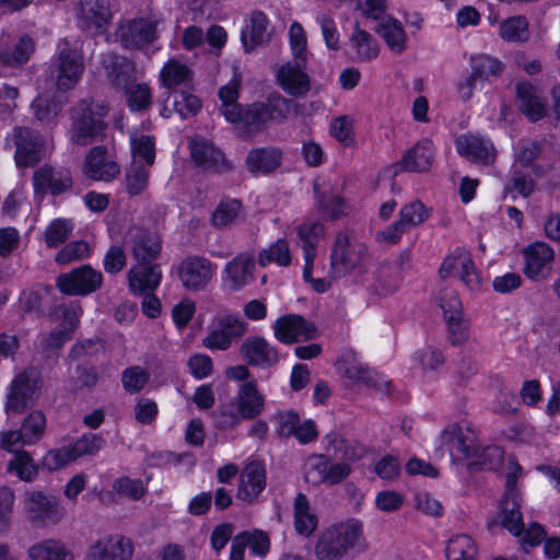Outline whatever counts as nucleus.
Masks as SVG:
<instances>
[{
	"label": "nucleus",
	"instance_id": "nucleus-1",
	"mask_svg": "<svg viewBox=\"0 0 560 560\" xmlns=\"http://www.w3.org/2000/svg\"><path fill=\"white\" fill-rule=\"evenodd\" d=\"M298 104L280 94L271 95L265 102H254L240 106L236 112H228V121L235 126L236 133L244 140L253 139L265 131L270 121L282 122Z\"/></svg>",
	"mask_w": 560,
	"mask_h": 560
},
{
	"label": "nucleus",
	"instance_id": "nucleus-2",
	"mask_svg": "<svg viewBox=\"0 0 560 560\" xmlns=\"http://www.w3.org/2000/svg\"><path fill=\"white\" fill-rule=\"evenodd\" d=\"M441 442L453 460L468 466L492 469L503 460V451L497 445L481 446L469 425L452 424L441 434Z\"/></svg>",
	"mask_w": 560,
	"mask_h": 560
},
{
	"label": "nucleus",
	"instance_id": "nucleus-3",
	"mask_svg": "<svg viewBox=\"0 0 560 560\" xmlns=\"http://www.w3.org/2000/svg\"><path fill=\"white\" fill-rule=\"evenodd\" d=\"M362 541V523L357 520H348L320 532L314 553L317 560H341Z\"/></svg>",
	"mask_w": 560,
	"mask_h": 560
},
{
	"label": "nucleus",
	"instance_id": "nucleus-4",
	"mask_svg": "<svg viewBox=\"0 0 560 560\" xmlns=\"http://www.w3.org/2000/svg\"><path fill=\"white\" fill-rule=\"evenodd\" d=\"M368 255L365 243L348 231L338 232L329 255V277L341 278L361 268Z\"/></svg>",
	"mask_w": 560,
	"mask_h": 560
},
{
	"label": "nucleus",
	"instance_id": "nucleus-5",
	"mask_svg": "<svg viewBox=\"0 0 560 560\" xmlns=\"http://www.w3.org/2000/svg\"><path fill=\"white\" fill-rule=\"evenodd\" d=\"M248 324L234 313L215 315L202 339V346L211 351H226L247 332Z\"/></svg>",
	"mask_w": 560,
	"mask_h": 560
},
{
	"label": "nucleus",
	"instance_id": "nucleus-6",
	"mask_svg": "<svg viewBox=\"0 0 560 560\" xmlns=\"http://www.w3.org/2000/svg\"><path fill=\"white\" fill-rule=\"evenodd\" d=\"M40 381L37 371L26 369L19 373L7 389L4 411L8 417L23 413L32 408L38 398Z\"/></svg>",
	"mask_w": 560,
	"mask_h": 560
},
{
	"label": "nucleus",
	"instance_id": "nucleus-7",
	"mask_svg": "<svg viewBox=\"0 0 560 560\" xmlns=\"http://www.w3.org/2000/svg\"><path fill=\"white\" fill-rule=\"evenodd\" d=\"M107 107L103 104L80 102L72 113V140L81 145H85L103 135L106 128L104 116Z\"/></svg>",
	"mask_w": 560,
	"mask_h": 560
},
{
	"label": "nucleus",
	"instance_id": "nucleus-8",
	"mask_svg": "<svg viewBox=\"0 0 560 560\" xmlns=\"http://www.w3.org/2000/svg\"><path fill=\"white\" fill-rule=\"evenodd\" d=\"M83 55L77 47H71L68 40H61L58 45L56 61L51 65V75L59 91L72 90L84 73Z\"/></svg>",
	"mask_w": 560,
	"mask_h": 560
},
{
	"label": "nucleus",
	"instance_id": "nucleus-9",
	"mask_svg": "<svg viewBox=\"0 0 560 560\" xmlns=\"http://www.w3.org/2000/svg\"><path fill=\"white\" fill-rule=\"evenodd\" d=\"M23 512L36 527L57 525L66 516V509L57 498L35 490L25 493Z\"/></svg>",
	"mask_w": 560,
	"mask_h": 560
},
{
	"label": "nucleus",
	"instance_id": "nucleus-10",
	"mask_svg": "<svg viewBox=\"0 0 560 560\" xmlns=\"http://www.w3.org/2000/svg\"><path fill=\"white\" fill-rule=\"evenodd\" d=\"M159 20L141 16L121 21L116 30L117 40L127 49H143L158 39Z\"/></svg>",
	"mask_w": 560,
	"mask_h": 560
},
{
	"label": "nucleus",
	"instance_id": "nucleus-11",
	"mask_svg": "<svg viewBox=\"0 0 560 560\" xmlns=\"http://www.w3.org/2000/svg\"><path fill=\"white\" fill-rule=\"evenodd\" d=\"M15 145V163L19 167L33 166L39 162L50 149V143L36 131L27 127H16L12 132Z\"/></svg>",
	"mask_w": 560,
	"mask_h": 560
},
{
	"label": "nucleus",
	"instance_id": "nucleus-12",
	"mask_svg": "<svg viewBox=\"0 0 560 560\" xmlns=\"http://www.w3.org/2000/svg\"><path fill=\"white\" fill-rule=\"evenodd\" d=\"M351 466L346 462H331L325 455H313L305 464V479L308 483L335 486L350 476Z\"/></svg>",
	"mask_w": 560,
	"mask_h": 560
},
{
	"label": "nucleus",
	"instance_id": "nucleus-13",
	"mask_svg": "<svg viewBox=\"0 0 560 560\" xmlns=\"http://www.w3.org/2000/svg\"><path fill=\"white\" fill-rule=\"evenodd\" d=\"M215 270L217 266L208 258L190 256L179 264L178 277L186 290L197 292L206 289Z\"/></svg>",
	"mask_w": 560,
	"mask_h": 560
},
{
	"label": "nucleus",
	"instance_id": "nucleus-14",
	"mask_svg": "<svg viewBox=\"0 0 560 560\" xmlns=\"http://www.w3.org/2000/svg\"><path fill=\"white\" fill-rule=\"evenodd\" d=\"M440 275L443 278H459L470 291L480 290V277L475 269L469 253L465 248H456L444 259L440 268Z\"/></svg>",
	"mask_w": 560,
	"mask_h": 560
},
{
	"label": "nucleus",
	"instance_id": "nucleus-15",
	"mask_svg": "<svg viewBox=\"0 0 560 560\" xmlns=\"http://www.w3.org/2000/svg\"><path fill=\"white\" fill-rule=\"evenodd\" d=\"M74 12L78 26L88 32H104L112 20L106 0H78Z\"/></svg>",
	"mask_w": 560,
	"mask_h": 560
},
{
	"label": "nucleus",
	"instance_id": "nucleus-16",
	"mask_svg": "<svg viewBox=\"0 0 560 560\" xmlns=\"http://www.w3.org/2000/svg\"><path fill=\"white\" fill-rule=\"evenodd\" d=\"M102 281V273L86 265L69 273L60 275L57 279V285L66 294L84 295L96 291Z\"/></svg>",
	"mask_w": 560,
	"mask_h": 560
},
{
	"label": "nucleus",
	"instance_id": "nucleus-17",
	"mask_svg": "<svg viewBox=\"0 0 560 560\" xmlns=\"http://www.w3.org/2000/svg\"><path fill=\"white\" fill-rule=\"evenodd\" d=\"M133 546L130 538L122 535H107L95 540L89 548L90 560H130Z\"/></svg>",
	"mask_w": 560,
	"mask_h": 560
},
{
	"label": "nucleus",
	"instance_id": "nucleus-18",
	"mask_svg": "<svg viewBox=\"0 0 560 560\" xmlns=\"http://www.w3.org/2000/svg\"><path fill=\"white\" fill-rule=\"evenodd\" d=\"M33 186L36 194L57 196L72 187V176L65 167L44 165L34 172Z\"/></svg>",
	"mask_w": 560,
	"mask_h": 560
},
{
	"label": "nucleus",
	"instance_id": "nucleus-19",
	"mask_svg": "<svg viewBox=\"0 0 560 560\" xmlns=\"http://www.w3.org/2000/svg\"><path fill=\"white\" fill-rule=\"evenodd\" d=\"M275 337L282 343H293L315 337L316 328L303 316L288 314L279 317L273 324Z\"/></svg>",
	"mask_w": 560,
	"mask_h": 560
},
{
	"label": "nucleus",
	"instance_id": "nucleus-20",
	"mask_svg": "<svg viewBox=\"0 0 560 560\" xmlns=\"http://www.w3.org/2000/svg\"><path fill=\"white\" fill-rule=\"evenodd\" d=\"M255 257L250 253H241L223 268L222 281L229 289L240 291L255 279Z\"/></svg>",
	"mask_w": 560,
	"mask_h": 560
},
{
	"label": "nucleus",
	"instance_id": "nucleus-21",
	"mask_svg": "<svg viewBox=\"0 0 560 560\" xmlns=\"http://www.w3.org/2000/svg\"><path fill=\"white\" fill-rule=\"evenodd\" d=\"M306 65L299 61H287L276 70V80L280 88L291 96H304L311 90L310 77L305 72Z\"/></svg>",
	"mask_w": 560,
	"mask_h": 560
},
{
	"label": "nucleus",
	"instance_id": "nucleus-22",
	"mask_svg": "<svg viewBox=\"0 0 560 560\" xmlns=\"http://www.w3.org/2000/svg\"><path fill=\"white\" fill-rule=\"evenodd\" d=\"M520 467L515 466L506 477V493L501 503L502 525L512 535L521 536L524 530L523 516L520 511L518 494L515 490V482Z\"/></svg>",
	"mask_w": 560,
	"mask_h": 560
},
{
	"label": "nucleus",
	"instance_id": "nucleus-23",
	"mask_svg": "<svg viewBox=\"0 0 560 560\" xmlns=\"http://www.w3.org/2000/svg\"><path fill=\"white\" fill-rule=\"evenodd\" d=\"M457 152L470 162L489 165L492 164L497 156V151L490 140L476 136L463 135L456 139Z\"/></svg>",
	"mask_w": 560,
	"mask_h": 560
},
{
	"label": "nucleus",
	"instance_id": "nucleus-24",
	"mask_svg": "<svg viewBox=\"0 0 560 560\" xmlns=\"http://www.w3.org/2000/svg\"><path fill=\"white\" fill-rule=\"evenodd\" d=\"M337 365L339 372L352 382L362 383L375 388H382L388 384V381L365 366L354 353H345Z\"/></svg>",
	"mask_w": 560,
	"mask_h": 560
},
{
	"label": "nucleus",
	"instance_id": "nucleus-25",
	"mask_svg": "<svg viewBox=\"0 0 560 560\" xmlns=\"http://www.w3.org/2000/svg\"><path fill=\"white\" fill-rule=\"evenodd\" d=\"M516 100L521 112L532 121L541 119L547 113V102L542 92L530 82L517 83Z\"/></svg>",
	"mask_w": 560,
	"mask_h": 560
},
{
	"label": "nucleus",
	"instance_id": "nucleus-26",
	"mask_svg": "<svg viewBox=\"0 0 560 560\" xmlns=\"http://www.w3.org/2000/svg\"><path fill=\"white\" fill-rule=\"evenodd\" d=\"M525 275L533 280L546 278L553 261V250L545 243H535L524 250Z\"/></svg>",
	"mask_w": 560,
	"mask_h": 560
},
{
	"label": "nucleus",
	"instance_id": "nucleus-27",
	"mask_svg": "<svg viewBox=\"0 0 560 560\" xmlns=\"http://www.w3.org/2000/svg\"><path fill=\"white\" fill-rule=\"evenodd\" d=\"M83 173L93 180L109 182L118 176L120 167L107 156L105 148L95 147L85 159Z\"/></svg>",
	"mask_w": 560,
	"mask_h": 560
},
{
	"label": "nucleus",
	"instance_id": "nucleus-28",
	"mask_svg": "<svg viewBox=\"0 0 560 560\" xmlns=\"http://www.w3.org/2000/svg\"><path fill=\"white\" fill-rule=\"evenodd\" d=\"M434 158V147L431 140L423 139L408 150L395 165V173L400 171L422 173L431 168Z\"/></svg>",
	"mask_w": 560,
	"mask_h": 560
},
{
	"label": "nucleus",
	"instance_id": "nucleus-29",
	"mask_svg": "<svg viewBox=\"0 0 560 560\" xmlns=\"http://www.w3.org/2000/svg\"><path fill=\"white\" fill-rule=\"evenodd\" d=\"M240 350L243 358L250 365L269 368L279 360L277 350L262 337L246 338Z\"/></svg>",
	"mask_w": 560,
	"mask_h": 560
},
{
	"label": "nucleus",
	"instance_id": "nucleus-30",
	"mask_svg": "<svg viewBox=\"0 0 560 560\" xmlns=\"http://www.w3.org/2000/svg\"><path fill=\"white\" fill-rule=\"evenodd\" d=\"M132 256L136 264L154 265L153 261L160 255L162 245L160 237L152 232L132 229Z\"/></svg>",
	"mask_w": 560,
	"mask_h": 560
},
{
	"label": "nucleus",
	"instance_id": "nucleus-31",
	"mask_svg": "<svg viewBox=\"0 0 560 560\" xmlns=\"http://www.w3.org/2000/svg\"><path fill=\"white\" fill-rule=\"evenodd\" d=\"M102 67L107 79L116 86H125L136 78V65L124 56L106 52L101 56Z\"/></svg>",
	"mask_w": 560,
	"mask_h": 560
},
{
	"label": "nucleus",
	"instance_id": "nucleus-32",
	"mask_svg": "<svg viewBox=\"0 0 560 560\" xmlns=\"http://www.w3.org/2000/svg\"><path fill=\"white\" fill-rule=\"evenodd\" d=\"M324 440L326 452L346 462H358L368 453V448L362 443L345 439L337 432L328 433Z\"/></svg>",
	"mask_w": 560,
	"mask_h": 560
},
{
	"label": "nucleus",
	"instance_id": "nucleus-33",
	"mask_svg": "<svg viewBox=\"0 0 560 560\" xmlns=\"http://www.w3.org/2000/svg\"><path fill=\"white\" fill-rule=\"evenodd\" d=\"M268 26L269 21L261 11H254L249 15L241 32V39L246 51H252L268 42L270 36Z\"/></svg>",
	"mask_w": 560,
	"mask_h": 560
},
{
	"label": "nucleus",
	"instance_id": "nucleus-34",
	"mask_svg": "<svg viewBox=\"0 0 560 560\" xmlns=\"http://www.w3.org/2000/svg\"><path fill=\"white\" fill-rule=\"evenodd\" d=\"M190 155L195 163L205 170L229 168L222 151L205 139H194L190 142Z\"/></svg>",
	"mask_w": 560,
	"mask_h": 560
},
{
	"label": "nucleus",
	"instance_id": "nucleus-35",
	"mask_svg": "<svg viewBox=\"0 0 560 560\" xmlns=\"http://www.w3.org/2000/svg\"><path fill=\"white\" fill-rule=\"evenodd\" d=\"M161 278L156 265L136 264L128 272L129 289L133 294L153 292L160 285Z\"/></svg>",
	"mask_w": 560,
	"mask_h": 560
},
{
	"label": "nucleus",
	"instance_id": "nucleus-36",
	"mask_svg": "<svg viewBox=\"0 0 560 560\" xmlns=\"http://www.w3.org/2000/svg\"><path fill=\"white\" fill-rule=\"evenodd\" d=\"M266 487V474L262 465L257 462L248 464L242 471L237 497L252 502Z\"/></svg>",
	"mask_w": 560,
	"mask_h": 560
},
{
	"label": "nucleus",
	"instance_id": "nucleus-37",
	"mask_svg": "<svg viewBox=\"0 0 560 560\" xmlns=\"http://www.w3.org/2000/svg\"><path fill=\"white\" fill-rule=\"evenodd\" d=\"M235 402L245 420L258 417L265 408V397L258 390L257 382L252 380L242 384L237 390Z\"/></svg>",
	"mask_w": 560,
	"mask_h": 560
},
{
	"label": "nucleus",
	"instance_id": "nucleus-38",
	"mask_svg": "<svg viewBox=\"0 0 560 560\" xmlns=\"http://www.w3.org/2000/svg\"><path fill=\"white\" fill-rule=\"evenodd\" d=\"M394 54H402L407 49L408 36L400 21L393 16L381 19L374 28Z\"/></svg>",
	"mask_w": 560,
	"mask_h": 560
},
{
	"label": "nucleus",
	"instance_id": "nucleus-39",
	"mask_svg": "<svg viewBox=\"0 0 560 560\" xmlns=\"http://www.w3.org/2000/svg\"><path fill=\"white\" fill-rule=\"evenodd\" d=\"M30 560H74L67 545L56 538H45L31 545L26 551Z\"/></svg>",
	"mask_w": 560,
	"mask_h": 560
},
{
	"label": "nucleus",
	"instance_id": "nucleus-40",
	"mask_svg": "<svg viewBox=\"0 0 560 560\" xmlns=\"http://www.w3.org/2000/svg\"><path fill=\"white\" fill-rule=\"evenodd\" d=\"M299 237V244L303 250L305 261V273L307 275L308 268L314 264L317 252V243L324 235V225L318 222H304L295 228Z\"/></svg>",
	"mask_w": 560,
	"mask_h": 560
},
{
	"label": "nucleus",
	"instance_id": "nucleus-41",
	"mask_svg": "<svg viewBox=\"0 0 560 560\" xmlns=\"http://www.w3.org/2000/svg\"><path fill=\"white\" fill-rule=\"evenodd\" d=\"M282 160V152L273 147L257 148L248 152L246 165L250 173L268 174L277 170Z\"/></svg>",
	"mask_w": 560,
	"mask_h": 560
},
{
	"label": "nucleus",
	"instance_id": "nucleus-42",
	"mask_svg": "<svg viewBox=\"0 0 560 560\" xmlns=\"http://www.w3.org/2000/svg\"><path fill=\"white\" fill-rule=\"evenodd\" d=\"M470 69L479 82H491L502 74L504 65L495 57L480 54L470 57Z\"/></svg>",
	"mask_w": 560,
	"mask_h": 560
},
{
	"label": "nucleus",
	"instance_id": "nucleus-43",
	"mask_svg": "<svg viewBox=\"0 0 560 560\" xmlns=\"http://www.w3.org/2000/svg\"><path fill=\"white\" fill-rule=\"evenodd\" d=\"M350 46L355 51L359 61H371L380 54V46L373 36L362 30L359 24L354 25L350 36Z\"/></svg>",
	"mask_w": 560,
	"mask_h": 560
},
{
	"label": "nucleus",
	"instance_id": "nucleus-44",
	"mask_svg": "<svg viewBox=\"0 0 560 560\" xmlns=\"http://www.w3.org/2000/svg\"><path fill=\"white\" fill-rule=\"evenodd\" d=\"M500 37L510 43H526L529 39V23L524 15L505 19L499 26Z\"/></svg>",
	"mask_w": 560,
	"mask_h": 560
},
{
	"label": "nucleus",
	"instance_id": "nucleus-45",
	"mask_svg": "<svg viewBox=\"0 0 560 560\" xmlns=\"http://www.w3.org/2000/svg\"><path fill=\"white\" fill-rule=\"evenodd\" d=\"M292 261V254L289 243L284 238H279L271 243L269 247L262 248L258 253V264L265 267L269 264H276L279 267H288Z\"/></svg>",
	"mask_w": 560,
	"mask_h": 560
},
{
	"label": "nucleus",
	"instance_id": "nucleus-46",
	"mask_svg": "<svg viewBox=\"0 0 560 560\" xmlns=\"http://www.w3.org/2000/svg\"><path fill=\"white\" fill-rule=\"evenodd\" d=\"M294 522L296 530L304 536H310L317 527V517L311 513L308 500L303 493H299L294 500Z\"/></svg>",
	"mask_w": 560,
	"mask_h": 560
},
{
	"label": "nucleus",
	"instance_id": "nucleus-47",
	"mask_svg": "<svg viewBox=\"0 0 560 560\" xmlns=\"http://www.w3.org/2000/svg\"><path fill=\"white\" fill-rule=\"evenodd\" d=\"M314 189L317 195L318 209L322 211L324 217L337 220L348 213V206L339 195L327 192L326 190L320 192L317 184H315Z\"/></svg>",
	"mask_w": 560,
	"mask_h": 560
},
{
	"label": "nucleus",
	"instance_id": "nucleus-48",
	"mask_svg": "<svg viewBox=\"0 0 560 560\" xmlns=\"http://www.w3.org/2000/svg\"><path fill=\"white\" fill-rule=\"evenodd\" d=\"M46 417L40 410L31 411L22 421L20 431L26 441V445L37 444L44 436Z\"/></svg>",
	"mask_w": 560,
	"mask_h": 560
},
{
	"label": "nucleus",
	"instance_id": "nucleus-49",
	"mask_svg": "<svg viewBox=\"0 0 560 560\" xmlns=\"http://www.w3.org/2000/svg\"><path fill=\"white\" fill-rule=\"evenodd\" d=\"M190 69L176 59L167 61L160 72V80L164 88L173 89L187 84L190 81Z\"/></svg>",
	"mask_w": 560,
	"mask_h": 560
},
{
	"label": "nucleus",
	"instance_id": "nucleus-50",
	"mask_svg": "<svg viewBox=\"0 0 560 560\" xmlns=\"http://www.w3.org/2000/svg\"><path fill=\"white\" fill-rule=\"evenodd\" d=\"M477 547L468 535H455L446 546L447 560H475Z\"/></svg>",
	"mask_w": 560,
	"mask_h": 560
},
{
	"label": "nucleus",
	"instance_id": "nucleus-51",
	"mask_svg": "<svg viewBox=\"0 0 560 560\" xmlns=\"http://www.w3.org/2000/svg\"><path fill=\"white\" fill-rule=\"evenodd\" d=\"M8 469L25 482H32L38 475V465L26 451L16 452L9 460Z\"/></svg>",
	"mask_w": 560,
	"mask_h": 560
},
{
	"label": "nucleus",
	"instance_id": "nucleus-52",
	"mask_svg": "<svg viewBox=\"0 0 560 560\" xmlns=\"http://www.w3.org/2000/svg\"><path fill=\"white\" fill-rule=\"evenodd\" d=\"M73 223L69 219H54L46 228L44 242L47 247L54 248L65 243L73 231Z\"/></svg>",
	"mask_w": 560,
	"mask_h": 560
},
{
	"label": "nucleus",
	"instance_id": "nucleus-53",
	"mask_svg": "<svg viewBox=\"0 0 560 560\" xmlns=\"http://www.w3.org/2000/svg\"><path fill=\"white\" fill-rule=\"evenodd\" d=\"M149 182V167L138 161L132 162L125 175V188L130 196L141 194Z\"/></svg>",
	"mask_w": 560,
	"mask_h": 560
},
{
	"label": "nucleus",
	"instance_id": "nucleus-54",
	"mask_svg": "<svg viewBox=\"0 0 560 560\" xmlns=\"http://www.w3.org/2000/svg\"><path fill=\"white\" fill-rule=\"evenodd\" d=\"M34 51L33 39L28 36H23L16 43L12 51H1L2 66L19 67L28 61Z\"/></svg>",
	"mask_w": 560,
	"mask_h": 560
},
{
	"label": "nucleus",
	"instance_id": "nucleus-55",
	"mask_svg": "<svg viewBox=\"0 0 560 560\" xmlns=\"http://www.w3.org/2000/svg\"><path fill=\"white\" fill-rule=\"evenodd\" d=\"M289 43L293 59L302 65H307L306 34L303 26L298 22L292 23L290 26Z\"/></svg>",
	"mask_w": 560,
	"mask_h": 560
},
{
	"label": "nucleus",
	"instance_id": "nucleus-56",
	"mask_svg": "<svg viewBox=\"0 0 560 560\" xmlns=\"http://www.w3.org/2000/svg\"><path fill=\"white\" fill-rule=\"evenodd\" d=\"M242 214V205L238 200L232 199L222 201L212 214V222L215 226L223 228L233 224Z\"/></svg>",
	"mask_w": 560,
	"mask_h": 560
},
{
	"label": "nucleus",
	"instance_id": "nucleus-57",
	"mask_svg": "<svg viewBox=\"0 0 560 560\" xmlns=\"http://www.w3.org/2000/svg\"><path fill=\"white\" fill-rule=\"evenodd\" d=\"M131 151L133 161L139 163L144 162L145 166H151L155 159L154 141L151 137L141 135L139 137L132 136L131 139Z\"/></svg>",
	"mask_w": 560,
	"mask_h": 560
},
{
	"label": "nucleus",
	"instance_id": "nucleus-58",
	"mask_svg": "<svg viewBox=\"0 0 560 560\" xmlns=\"http://www.w3.org/2000/svg\"><path fill=\"white\" fill-rule=\"evenodd\" d=\"M329 132L345 147H351L354 144L353 119L348 115L332 118L329 126Z\"/></svg>",
	"mask_w": 560,
	"mask_h": 560
},
{
	"label": "nucleus",
	"instance_id": "nucleus-59",
	"mask_svg": "<svg viewBox=\"0 0 560 560\" xmlns=\"http://www.w3.org/2000/svg\"><path fill=\"white\" fill-rule=\"evenodd\" d=\"M113 491L120 497L138 501L145 494L147 487L140 479L120 477L113 482Z\"/></svg>",
	"mask_w": 560,
	"mask_h": 560
},
{
	"label": "nucleus",
	"instance_id": "nucleus-60",
	"mask_svg": "<svg viewBox=\"0 0 560 560\" xmlns=\"http://www.w3.org/2000/svg\"><path fill=\"white\" fill-rule=\"evenodd\" d=\"M105 445V440L100 434L85 433L78 439L71 447L75 460L82 456H93Z\"/></svg>",
	"mask_w": 560,
	"mask_h": 560
},
{
	"label": "nucleus",
	"instance_id": "nucleus-61",
	"mask_svg": "<svg viewBox=\"0 0 560 560\" xmlns=\"http://www.w3.org/2000/svg\"><path fill=\"white\" fill-rule=\"evenodd\" d=\"M241 80L236 75L219 90L221 100V113L228 120V112H236L240 108L237 103L240 96Z\"/></svg>",
	"mask_w": 560,
	"mask_h": 560
},
{
	"label": "nucleus",
	"instance_id": "nucleus-62",
	"mask_svg": "<svg viewBox=\"0 0 560 560\" xmlns=\"http://www.w3.org/2000/svg\"><path fill=\"white\" fill-rule=\"evenodd\" d=\"M428 218L429 211L422 202L417 200L402 207L398 220L400 221V224H404L408 230H410L411 228L424 222Z\"/></svg>",
	"mask_w": 560,
	"mask_h": 560
},
{
	"label": "nucleus",
	"instance_id": "nucleus-63",
	"mask_svg": "<svg viewBox=\"0 0 560 560\" xmlns=\"http://www.w3.org/2000/svg\"><path fill=\"white\" fill-rule=\"evenodd\" d=\"M74 460L75 457L71 452L70 445H68L47 452V454L42 459V466L49 471H55L61 469Z\"/></svg>",
	"mask_w": 560,
	"mask_h": 560
},
{
	"label": "nucleus",
	"instance_id": "nucleus-64",
	"mask_svg": "<svg viewBox=\"0 0 560 560\" xmlns=\"http://www.w3.org/2000/svg\"><path fill=\"white\" fill-rule=\"evenodd\" d=\"M401 283V276L394 272L392 268L383 264L378 269L375 290L381 295H387L396 292Z\"/></svg>",
	"mask_w": 560,
	"mask_h": 560
}]
</instances>
